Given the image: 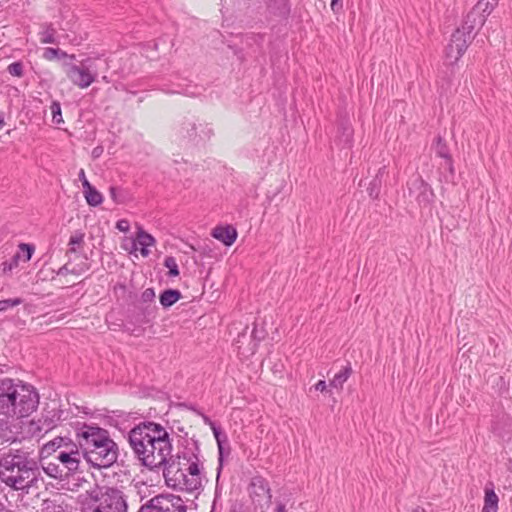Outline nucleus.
Listing matches in <instances>:
<instances>
[{
	"instance_id": "6",
	"label": "nucleus",
	"mask_w": 512,
	"mask_h": 512,
	"mask_svg": "<svg viewBox=\"0 0 512 512\" xmlns=\"http://www.w3.org/2000/svg\"><path fill=\"white\" fill-rule=\"evenodd\" d=\"M42 458L53 457L64 468L68 477L74 475L78 470L83 455L78 448L77 441L74 442L69 437L57 436L53 440L47 442L41 448Z\"/></svg>"
},
{
	"instance_id": "54",
	"label": "nucleus",
	"mask_w": 512,
	"mask_h": 512,
	"mask_svg": "<svg viewBox=\"0 0 512 512\" xmlns=\"http://www.w3.org/2000/svg\"><path fill=\"white\" fill-rule=\"evenodd\" d=\"M412 512H426V510L424 508L417 507V508L413 509Z\"/></svg>"
},
{
	"instance_id": "15",
	"label": "nucleus",
	"mask_w": 512,
	"mask_h": 512,
	"mask_svg": "<svg viewBox=\"0 0 512 512\" xmlns=\"http://www.w3.org/2000/svg\"><path fill=\"white\" fill-rule=\"evenodd\" d=\"M154 502L159 512L187 511L185 501L180 496L174 494H158L154 496Z\"/></svg>"
},
{
	"instance_id": "53",
	"label": "nucleus",
	"mask_w": 512,
	"mask_h": 512,
	"mask_svg": "<svg viewBox=\"0 0 512 512\" xmlns=\"http://www.w3.org/2000/svg\"><path fill=\"white\" fill-rule=\"evenodd\" d=\"M218 498V485L216 486V489H215V498H214V501H213V507L215 506L216 504V500Z\"/></svg>"
},
{
	"instance_id": "12",
	"label": "nucleus",
	"mask_w": 512,
	"mask_h": 512,
	"mask_svg": "<svg viewBox=\"0 0 512 512\" xmlns=\"http://www.w3.org/2000/svg\"><path fill=\"white\" fill-rule=\"evenodd\" d=\"M410 196H414L420 206L427 207L434 202L435 194L431 186L419 175L408 182Z\"/></svg>"
},
{
	"instance_id": "29",
	"label": "nucleus",
	"mask_w": 512,
	"mask_h": 512,
	"mask_svg": "<svg viewBox=\"0 0 512 512\" xmlns=\"http://www.w3.org/2000/svg\"><path fill=\"white\" fill-rule=\"evenodd\" d=\"M43 58L48 61L61 60L64 58L75 59V55H68L65 51L60 48L47 47L43 51Z\"/></svg>"
},
{
	"instance_id": "25",
	"label": "nucleus",
	"mask_w": 512,
	"mask_h": 512,
	"mask_svg": "<svg viewBox=\"0 0 512 512\" xmlns=\"http://www.w3.org/2000/svg\"><path fill=\"white\" fill-rule=\"evenodd\" d=\"M181 298H182L181 292L177 289H172V288L165 289L159 295L160 304L165 309L174 305Z\"/></svg>"
},
{
	"instance_id": "49",
	"label": "nucleus",
	"mask_w": 512,
	"mask_h": 512,
	"mask_svg": "<svg viewBox=\"0 0 512 512\" xmlns=\"http://www.w3.org/2000/svg\"><path fill=\"white\" fill-rule=\"evenodd\" d=\"M275 512H287L285 504L281 501H277Z\"/></svg>"
},
{
	"instance_id": "9",
	"label": "nucleus",
	"mask_w": 512,
	"mask_h": 512,
	"mask_svg": "<svg viewBox=\"0 0 512 512\" xmlns=\"http://www.w3.org/2000/svg\"><path fill=\"white\" fill-rule=\"evenodd\" d=\"M181 468L178 464L172 463L170 468L163 469V476L168 487L174 490L185 491L188 493L200 494L203 490V484L201 480L189 475L185 472H180Z\"/></svg>"
},
{
	"instance_id": "55",
	"label": "nucleus",
	"mask_w": 512,
	"mask_h": 512,
	"mask_svg": "<svg viewBox=\"0 0 512 512\" xmlns=\"http://www.w3.org/2000/svg\"><path fill=\"white\" fill-rule=\"evenodd\" d=\"M97 150H98L97 148H95V149L93 150V154H94V156H98V155H99Z\"/></svg>"
},
{
	"instance_id": "31",
	"label": "nucleus",
	"mask_w": 512,
	"mask_h": 512,
	"mask_svg": "<svg viewBox=\"0 0 512 512\" xmlns=\"http://www.w3.org/2000/svg\"><path fill=\"white\" fill-rule=\"evenodd\" d=\"M43 428L47 432L57 425L60 421L59 411L53 409L52 411H48L46 415L42 416Z\"/></svg>"
},
{
	"instance_id": "33",
	"label": "nucleus",
	"mask_w": 512,
	"mask_h": 512,
	"mask_svg": "<svg viewBox=\"0 0 512 512\" xmlns=\"http://www.w3.org/2000/svg\"><path fill=\"white\" fill-rule=\"evenodd\" d=\"M164 266L168 269V275L170 277H177L179 275V268L173 256H167L164 259Z\"/></svg>"
},
{
	"instance_id": "45",
	"label": "nucleus",
	"mask_w": 512,
	"mask_h": 512,
	"mask_svg": "<svg viewBox=\"0 0 512 512\" xmlns=\"http://www.w3.org/2000/svg\"><path fill=\"white\" fill-rule=\"evenodd\" d=\"M116 228L121 232H127L130 228L128 220L121 219L116 223Z\"/></svg>"
},
{
	"instance_id": "39",
	"label": "nucleus",
	"mask_w": 512,
	"mask_h": 512,
	"mask_svg": "<svg viewBox=\"0 0 512 512\" xmlns=\"http://www.w3.org/2000/svg\"><path fill=\"white\" fill-rule=\"evenodd\" d=\"M83 243H84V234L82 232H76L69 239V245L71 246L69 251L72 253H75L76 252L75 246H80Z\"/></svg>"
},
{
	"instance_id": "43",
	"label": "nucleus",
	"mask_w": 512,
	"mask_h": 512,
	"mask_svg": "<svg viewBox=\"0 0 512 512\" xmlns=\"http://www.w3.org/2000/svg\"><path fill=\"white\" fill-rule=\"evenodd\" d=\"M266 336V332L265 330L263 329H258L257 326L255 325L252 332H251V337L254 341H256L257 343H259L260 341H262Z\"/></svg>"
},
{
	"instance_id": "41",
	"label": "nucleus",
	"mask_w": 512,
	"mask_h": 512,
	"mask_svg": "<svg viewBox=\"0 0 512 512\" xmlns=\"http://www.w3.org/2000/svg\"><path fill=\"white\" fill-rule=\"evenodd\" d=\"M140 301L142 304H155V291L153 288H146L142 294Z\"/></svg>"
},
{
	"instance_id": "22",
	"label": "nucleus",
	"mask_w": 512,
	"mask_h": 512,
	"mask_svg": "<svg viewBox=\"0 0 512 512\" xmlns=\"http://www.w3.org/2000/svg\"><path fill=\"white\" fill-rule=\"evenodd\" d=\"M491 487L486 485L485 487V497H484V506L482 508V512H497L498 511V502L499 498L494 491L493 484L490 483Z\"/></svg>"
},
{
	"instance_id": "16",
	"label": "nucleus",
	"mask_w": 512,
	"mask_h": 512,
	"mask_svg": "<svg viewBox=\"0 0 512 512\" xmlns=\"http://www.w3.org/2000/svg\"><path fill=\"white\" fill-rule=\"evenodd\" d=\"M49 458H42V455H39V467L40 471L42 470L48 477L53 478L58 481H64L69 477L64 471V468H61L60 464L52 458V460H48Z\"/></svg>"
},
{
	"instance_id": "36",
	"label": "nucleus",
	"mask_w": 512,
	"mask_h": 512,
	"mask_svg": "<svg viewBox=\"0 0 512 512\" xmlns=\"http://www.w3.org/2000/svg\"><path fill=\"white\" fill-rule=\"evenodd\" d=\"M210 424H211V429L213 431L215 440L217 442V446H221V443H228L229 440H228L226 433L224 431H222V429L219 426H217L215 423L211 422Z\"/></svg>"
},
{
	"instance_id": "46",
	"label": "nucleus",
	"mask_w": 512,
	"mask_h": 512,
	"mask_svg": "<svg viewBox=\"0 0 512 512\" xmlns=\"http://www.w3.org/2000/svg\"><path fill=\"white\" fill-rule=\"evenodd\" d=\"M314 388L315 390L317 391H320V392H324L326 391L327 389V384L324 380H319L315 385H314Z\"/></svg>"
},
{
	"instance_id": "23",
	"label": "nucleus",
	"mask_w": 512,
	"mask_h": 512,
	"mask_svg": "<svg viewBox=\"0 0 512 512\" xmlns=\"http://www.w3.org/2000/svg\"><path fill=\"white\" fill-rule=\"evenodd\" d=\"M385 173L386 167H380L375 177L370 181L369 186L367 187V192L372 199H377L379 197L382 187V178Z\"/></svg>"
},
{
	"instance_id": "27",
	"label": "nucleus",
	"mask_w": 512,
	"mask_h": 512,
	"mask_svg": "<svg viewBox=\"0 0 512 512\" xmlns=\"http://www.w3.org/2000/svg\"><path fill=\"white\" fill-rule=\"evenodd\" d=\"M338 138L344 147H350L353 139V128L346 121H341L338 125Z\"/></svg>"
},
{
	"instance_id": "11",
	"label": "nucleus",
	"mask_w": 512,
	"mask_h": 512,
	"mask_svg": "<svg viewBox=\"0 0 512 512\" xmlns=\"http://www.w3.org/2000/svg\"><path fill=\"white\" fill-rule=\"evenodd\" d=\"M83 61L81 65L72 63L65 64V73L68 79L77 87L84 89L89 87L96 79V73H92Z\"/></svg>"
},
{
	"instance_id": "38",
	"label": "nucleus",
	"mask_w": 512,
	"mask_h": 512,
	"mask_svg": "<svg viewBox=\"0 0 512 512\" xmlns=\"http://www.w3.org/2000/svg\"><path fill=\"white\" fill-rule=\"evenodd\" d=\"M7 71L12 76L22 77L24 75V66L21 61H16L8 65Z\"/></svg>"
},
{
	"instance_id": "34",
	"label": "nucleus",
	"mask_w": 512,
	"mask_h": 512,
	"mask_svg": "<svg viewBox=\"0 0 512 512\" xmlns=\"http://www.w3.org/2000/svg\"><path fill=\"white\" fill-rule=\"evenodd\" d=\"M225 453L227 455L230 454L229 442L228 443H221V446H218V461H219V465H218V468H217V480L219 479V476H220V473H221V470H222V467H223V458H224Z\"/></svg>"
},
{
	"instance_id": "37",
	"label": "nucleus",
	"mask_w": 512,
	"mask_h": 512,
	"mask_svg": "<svg viewBox=\"0 0 512 512\" xmlns=\"http://www.w3.org/2000/svg\"><path fill=\"white\" fill-rule=\"evenodd\" d=\"M145 306L141 307V314L143 319L146 322H149L152 318H155L157 307L155 304H144Z\"/></svg>"
},
{
	"instance_id": "3",
	"label": "nucleus",
	"mask_w": 512,
	"mask_h": 512,
	"mask_svg": "<svg viewBox=\"0 0 512 512\" xmlns=\"http://www.w3.org/2000/svg\"><path fill=\"white\" fill-rule=\"evenodd\" d=\"M74 431L78 448L87 463L96 468H108L117 462L119 447L108 430L95 424L78 422Z\"/></svg>"
},
{
	"instance_id": "13",
	"label": "nucleus",
	"mask_w": 512,
	"mask_h": 512,
	"mask_svg": "<svg viewBox=\"0 0 512 512\" xmlns=\"http://www.w3.org/2000/svg\"><path fill=\"white\" fill-rule=\"evenodd\" d=\"M35 252V245L31 243H20L18 245V251L13 255L10 260L4 261L0 265V270L4 275L12 272V270L19 265V261L23 260L28 262L31 260Z\"/></svg>"
},
{
	"instance_id": "21",
	"label": "nucleus",
	"mask_w": 512,
	"mask_h": 512,
	"mask_svg": "<svg viewBox=\"0 0 512 512\" xmlns=\"http://www.w3.org/2000/svg\"><path fill=\"white\" fill-rule=\"evenodd\" d=\"M433 149L438 157H441L445 160L449 171L453 173V160L449 151V147L444 138L441 137L440 135L436 137Z\"/></svg>"
},
{
	"instance_id": "51",
	"label": "nucleus",
	"mask_w": 512,
	"mask_h": 512,
	"mask_svg": "<svg viewBox=\"0 0 512 512\" xmlns=\"http://www.w3.org/2000/svg\"><path fill=\"white\" fill-rule=\"evenodd\" d=\"M8 428V422L4 420H0V431H4Z\"/></svg>"
},
{
	"instance_id": "8",
	"label": "nucleus",
	"mask_w": 512,
	"mask_h": 512,
	"mask_svg": "<svg viewBox=\"0 0 512 512\" xmlns=\"http://www.w3.org/2000/svg\"><path fill=\"white\" fill-rule=\"evenodd\" d=\"M498 2L499 0H479L464 17L460 28L470 35H474V33L477 35Z\"/></svg>"
},
{
	"instance_id": "47",
	"label": "nucleus",
	"mask_w": 512,
	"mask_h": 512,
	"mask_svg": "<svg viewBox=\"0 0 512 512\" xmlns=\"http://www.w3.org/2000/svg\"><path fill=\"white\" fill-rule=\"evenodd\" d=\"M78 177H79V180L82 183L83 189H85V184L90 183V182L86 178L84 169H80Z\"/></svg>"
},
{
	"instance_id": "50",
	"label": "nucleus",
	"mask_w": 512,
	"mask_h": 512,
	"mask_svg": "<svg viewBox=\"0 0 512 512\" xmlns=\"http://www.w3.org/2000/svg\"><path fill=\"white\" fill-rule=\"evenodd\" d=\"M70 272V270L68 269L67 265H63L62 267L59 268V270L57 271V274L58 275H66Z\"/></svg>"
},
{
	"instance_id": "4",
	"label": "nucleus",
	"mask_w": 512,
	"mask_h": 512,
	"mask_svg": "<svg viewBox=\"0 0 512 512\" xmlns=\"http://www.w3.org/2000/svg\"><path fill=\"white\" fill-rule=\"evenodd\" d=\"M39 405V394L30 384L16 383L5 378L0 381V415L23 418L32 414Z\"/></svg>"
},
{
	"instance_id": "20",
	"label": "nucleus",
	"mask_w": 512,
	"mask_h": 512,
	"mask_svg": "<svg viewBox=\"0 0 512 512\" xmlns=\"http://www.w3.org/2000/svg\"><path fill=\"white\" fill-rule=\"evenodd\" d=\"M266 7L270 14L281 19H287L291 13L289 0H266Z\"/></svg>"
},
{
	"instance_id": "26",
	"label": "nucleus",
	"mask_w": 512,
	"mask_h": 512,
	"mask_svg": "<svg viewBox=\"0 0 512 512\" xmlns=\"http://www.w3.org/2000/svg\"><path fill=\"white\" fill-rule=\"evenodd\" d=\"M137 243L141 246L140 247V253L142 256L147 257L149 255V246H153L155 244L154 237L144 231L142 228H139L137 232Z\"/></svg>"
},
{
	"instance_id": "10",
	"label": "nucleus",
	"mask_w": 512,
	"mask_h": 512,
	"mask_svg": "<svg viewBox=\"0 0 512 512\" xmlns=\"http://www.w3.org/2000/svg\"><path fill=\"white\" fill-rule=\"evenodd\" d=\"M476 36L470 35L462 28H457L450 39L449 44L446 47V58L450 60L451 64H455L464 55L468 46L472 43Z\"/></svg>"
},
{
	"instance_id": "52",
	"label": "nucleus",
	"mask_w": 512,
	"mask_h": 512,
	"mask_svg": "<svg viewBox=\"0 0 512 512\" xmlns=\"http://www.w3.org/2000/svg\"><path fill=\"white\" fill-rule=\"evenodd\" d=\"M0 512H13L12 510L7 509L1 502H0Z\"/></svg>"
},
{
	"instance_id": "7",
	"label": "nucleus",
	"mask_w": 512,
	"mask_h": 512,
	"mask_svg": "<svg viewBox=\"0 0 512 512\" xmlns=\"http://www.w3.org/2000/svg\"><path fill=\"white\" fill-rule=\"evenodd\" d=\"M213 129L206 123L197 124L194 119L184 118L175 127V142L179 145H198L211 139Z\"/></svg>"
},
{
	"instance_id": "19",
	"label": "nucleus",
	"mask_w": 512,
	"mask_h": 512,
	"mask_svg": "<svg viewBox=\"0 0 512 512\" xmlns=\"http://www.w3.org/2000/svg\"><path fill=\"white\" fill-rule=\"evenodd\" d=\"M211 235L225 246H231L236 241L238 233L233 226L226 225L215 227Z\"/></svg>"
},
{
	"instance_id": "42",
	"label": "nucleus",
	"mask_w": 512,
	"mask_h": 512,
	"mask_svg": "<svg viewBox=\"0 0 512 512\" xmlns=\"http://www.w3.org/2000/svg\"><path fill=\"white\" fill-rule=\"evenodd\" d=\"M137 512H159L156 503L154 502V497L142 504Z\"/></svg>"
},
{
	"instance_id": "48",
	"label": "nucleus",
	"mask_w": 512,
	"mask_h": 512,
	"mask_svg": "<svg viewBox=\"0 0 512 512\" xmlns=\"http://www.w3.org/2000/svg\"><path fill=\"white\" fill-rule=\"evenodd\" d=\"M330 6L334 12H337L338 10H340L342 8V4H341L340 0H332Z\"/></svg>"
},
{
	"instance_id": "28",
	"label": "nucleus",
	"mask_w": 512,
	"mask_h": 512,
	"mask_svg": "<svg viewBox=\"0 0 512 512\" xmlns=\"http://www.w3.org/2000/svg\"><path fill=\"white\" fill-rule=\"evenodd\" d=\"M84 196L87 204L92 207H96L103 202L102 194L91 183L85 184Z\"/></svg>"
},
{
	"instance_id": "17",
	"label": "nucleus",
	"mask_w": 512,
	"mask_h": 512,
	"mask_svg": "<svg viewBox=\"0 0 512 512\" xmlns=\"http://www.w3.org/2000/svg\"><path fill=\"white\" fill-rule=\"evenodd\" d=\"M249 493L253 501H260V499L264 497H267L270 501L272 498L269 483L262 476H255L252 478L249 485Z\"/></svg>"
},
{
	"instance_id": "32",
	"label": "nucleus",
	"mask_w": 512,
	"mask_h": 512,
	"mask_svg": "<svg viewBox=\"0 0 512 512\" xmlns=\"http://www.w3.org/2000/svg\"><path fill=\"white\" fill-rule=\"evenodd\" d=\"M56 30L52 27V25H48L44 31L41 32V43L45 44H55L56 40Z\"/></svg>"
},
{
	"instance_id": "44",
	"label": "nucleus",
	"mask_w": 512,
	"mask_h": 512,
	"mask_svg": "<svg viewBox=\"0 0 512 512\" xmlns=\"http://www.w3.org/2000/svg\"><path fill=\"white\" fill-rule=\"evenodd\" d=\"M249 41L253 42L257 46L261 47L264 41V35L263 34H251L250 36H247V43Z\"/></svg>"
},
{
	"instance_id": "5",
	"label": "nucleus",
	"mask_w": 512,
	"mask_h": 512,
	"mask_svg": "<svg viewBox=\"0 0 512 512\" xmlns=\"http://www.w3.org/2000/svg\"><path fill=\"white\" fill-rule=\"evenodd\" d=\"M81 512H127V497L117 487L95 484L78 496Z\"/></svg>"
},
{
	"instance_id": "24",
	"label": "nucleus",
	"mask_w": 512,
	"mask_h": 512,
	"mask_svg": "<svg viewBox=\"0 0 512 512\" xmlns=\"http://www.w3.org/2000/svg\"><path fill=\"white\" fill-rule=\"evenodd\" d=\"M353 370L350 362H347V364L342 367V369L336 373L332 380L329 382V386L336 388V389H342L343 384L349 379L351 376Z\"/></svg>"
},
{
	"instance_id": "14",
	"label": "nucleus",
	"mask_w": 512,
	"mask_h": 512,
	"mask_svg": "<svg viewBox=\"0 0 512 512\" xmlns=\"http://www.w3.org/2000/svg\"><path fill=\"white\" fill-rule=\"evenodd\" d=\"M38 512H73V509L68 501V496L56 492L41 501Z\"/></svg>"
},
{
	"instance_id": "40",
	"label": "nucleus",
	"mask_w": 512,
	"mask_h": 512,
	"mask_svg": "<svg viewBox=\"0 0 512 512\" xmlns=\"http://www.w3.org/2000/svg\"><path fill=\"white\" fill-rule=\"evenodd\" d=\"M22 303H23V299L19 298V297L13 298V299L0 300V312H4V311L8 310L9 308L18 306Z\"/></svg>"
},
{
	"instance_id": "18",
	"label": "nucleus",
	"mask_w": 512,
	"mask_h": 512,
	"mask_svg": "<svg viewBox=\"0 0 512 512\" xmlns=\"http://www.w3.org/2000/svg\"><path fill=\"white\" fill-rule=\"evenodd\" d=\"M193 451H191V457L190 462L188 463V466L185 469V473H188L189 475L197 478L198 480L203 479V463L201 462L199 458L200 454V448L198 445V441H193Z\"/></svg>"
},
{
	"instance_id": "35",
	"label": "nucleus",
	"mask_w": 512,
	"mask_h": 512,
	"mask_svg": "<svg viewBox=\"0 0 512 512\" xmlns=\"http://www.w3.org/2000/svg\"><path fill=\"white\" fill-rule=\"evenodd\" d=\"M51 114H52V121L55 124L63 123L64 120L62 118V111H61V105L59 101H52L50 106Z\"/></svg>"
},
{
	"instance_id": "1",
	"label": "nucleus",
	"mask_w": 512,
	"mask_h": 512,
	"mask_svg": "<svg viewBox=\"0 0 512 512\" xmlns=\"http://www.w3.org/2000/svg\"><path fill=\"white\" fill-rule=\"evenodd\" d=\"M129 446L140 464L151 471L168 469L174 464L185 469L190 462L193 448H185L184 451L173 456L172 443L168 431L154 421H143L135 425L126 436Z\"/></svg>"
},
{
	"instance_id": "56",
	"label": "nucleus",
	"mask_w": 512,
	"mask_h": 512,
	"mask_svg": "<svg viewBox=\"0 0 512 512\" xmlns=\"http://www.w3.org/2000/svg\"><path fill=\"white\" fill-rule=\"evenodd\" d=\"M510 464H511V468H512V459L509 460Z\"/></svg>"
},
{
	"instance_id": "2",
	"label": "nucleus",
	"mask_w": 512,
	"mask_h": 512,
	"mask_svg": "<svg viewBox=\"0 0 512 512\" xmlns=\"http://www.w3.org/2000/svg\"><path fill=\"white\" fill-rule=\"evenodd\" d=\"M0 480L13 490L28 494L44 482L38 461L25 449L10 448L0 455Z\"/></svg>"
},
{
	"instance_id": "30",
	"label": "nucleus",
	"mask_w": 512,
	"mask_h": 512,
	"mask_svg": "<svg viewBox=\"0 0 512 512\" xmlns=\"http://www.w3.org/2000/svg\"><path fill=\"white\" fill-rule=\"evenodd\" d=\"M109 194L113 202L116 204H124L129 198L128 192L118 186H110Z\"/></svg>"
}]
</instances>
